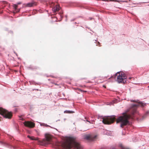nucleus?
<instances>
[{
    "label": "nucleus",
    "mask_w": 149,
    "mask_h": 149,
    "mask_svg": "<svg viewBox=\"0 0 149 149\" xmlns=\"http://www.w3.org/2000/svg\"><path fill=\"white\" fill-rule=\"evenodd\" d=\"M131 116L125 114L123 115L119 116L116 120L117 123H120V127L123 128L126 126L129 123L128 119L130 118Z\"/></svg>",
    "instance_id": "2"
},
{
    "label": "nucleus",
    "mask_w": 149,
    "mask_h": 149,
    "mask_svg": "<svg viewBox=\"0 0 149 149\" xmlns=\"http://www.w3.org/2000/svg\"><path fill=\"white\" fill-rule=\"evenodd\" d=\"M27 137L30 139H31V140H38V138H35L34 137H31L30 136H27Z\"/></svg>",
    "instance_id": "14"
},
{
    "label": "nucleus",
    "mask_w": 149,
    "mask_h": 149,
    "mask_svg": "<svg viewBox=\"0 0 149 149\" xmlns=\"http://www.w3.org/2000/svg\"><path fill=\"white\" fill-rule=\"evenodd\" d=\"M13 7H14V8L15 9V10L16 11V12H19V11L20 10L19 9H17V5H16V4L14 5Z\"/></svg>",
    "instance_id": "12"
},
{
    "label": "nucleus",
    "mask_w": 149,
    "mask_h": 149,
    "mask_svg": "<svg viewBox=\"0 0 149 149\" xmlns=\"http://www.w3.org/2000/svg\"><path fill=\"white\" fill-rule=\"evenodd\" d=\"M46 126V127H47V126H48V125H45Z\"/></svg>",
    "instance_id": "21"
},
{
    "label": "nucleus",
    "mask_w": 149,
    "mask_h": 149,
    "mask_svg": "<svg viewBox=\"0 0 149 149\" xmlns=\"http://www.w3.org/2000/svg\"><path fill=\"white\" fill-rule=\"evenodd\" d=\"M117 77V80L119 83H124L126 81V74L123 72H117L116 75L115 77Z\"/></svg>",
    "instance_id": "3"
},
{
    "label": "nucleus",
    "mask_w": 149,
    "mask_h": 149,
    "mask_svg": "<svg viewBox=\"0 0 149 149\" xmlns=\"http://www.w3.org/2000/svg\"><path fill=\"white\" fill-rule=\"evenodd\" d=\"M86 121L90 123V122L89 121H88L87 120H86Z\"/></svg>",
    "instance_id": "20"
},
{
    "label": "nucleus",
    "mask_w": 149,
    "mask_h": 149,
    "mask_svg": "<svg viewBox=\"0 0 149 149\" xmlns=\"http://www.w3.org/2000/svg\"><path fill=\"white\" fill-rule=\"evenodd\" d=\"M74 112L72 111H64V113H74Z\"/></svg>",
    "instance_id": "15"
},
{
    "label": "nucleus",
    "mask_w": 149,
    "mask_h": 149,
    "mask_svg": "<svg viewBox=\"0 0 149 149\" xmlns=\"http://www.w3.org/2000/svg\"><path fill=\"white\" fill-rule=\"evenodd\" d=\"M24 125L29 128H33L35 126V123L30 121H25L23 123Z\"/></svg>",
    "instance_id": "8"
},
{
    "label": "nucleus",
    "mask_w": 149,
    "mask_h": 149,
    "mask_svg": "<svg viewBox=\"0 0 149 149\" xmlns=\"http://www.w3.org/2000/svg\"><path fill=\"white\" fill-rule=\"evenodd\" d=\"M21 3H22L21 2H18V3H17V4L18 5L20 4H21Z\"/></svg>",
    "instance_id": "17"
},
{
    "label": "nucleus",
    "mask_w": 149,
    "mask_h": 149,
    "mask_svg": "<svg viewBox=\"0 0 149 149\" xmlns=\"http://www.w3.org/2000/svg\"><path fill=\"white\" fill-rule=\"evenodd\" d=\"M54 84L56 85H57L58 86V84H56V83H54Z\"/></svg>",
    "instance_id": "18"
},
{
    "label": "nucleus",
    "mask_w": 149,
    "mask_h": 149,
    "mask_svg": "<svg viewBox=\"0 0 149 149\" xmlns=\"http://www.w3.org/2000/svg\"><path fill=\"white\" fill-rule=\"evenodd\" d=\"M100 42H97V43L96 44V45L100 46Z\"/></svg>",
    "instance_id": "16"
},
{
    "label": "nucleus",
    "mask_w": 149,
    "mask_h": 149,
    "mask_svg": "<svg viewBox=\"0 0 149 149\" xmlns=\"http://www.w3.org/2000/svg\"><path fill=\"white\" fill-rule=\"evenodd\" d=\"M104 86V87L105 88H106V86Z\"/></svg>",
    "instance_id": "22"
},
{
    "label": "nucleus",
    "mask_w": 149,
    "mask_h": 149,
    "mask_svg": "<svg viewBox=\"0 0 149 149\" xmlns=\"http://www.w3.org/2000/svg\"><path fill=\"white\" fill-rule=\"evenodd\" d=\"M0 114L6 118L10 119L12 116V112H9L2 108L0 107Z\"/></svg>",
    "instance_id": "4"
},
{
    "label": "nucleus",
    "mask_w": 149,
    "mask_h": 149,
    "mask_svg": "<svg viewBox=\"0 0 149 149\" xmlns=\"http://www.w3.org/2000/svg\"><path fill=\"white\" fill-rule=\"evenodd\" d=\"M97 136L91 134L85 135L84 138L85 139L88 140V141H93L96 138Z\"/></svg>",
    "instance_id": "7"
},
{
    "label": "nucleus",
    "mask_w": 149,
    "mask_h": 149,
    "mask_svg": "<svg viewBox=\"0 0 149 149\" xmlns=\"http://www.w3.org/2000/svg\"><path fill=\"white\" fill-rule=\"evenodd\" d=\"M60 7L59 5H56L52 9V10L54 13L60 10Z\"/></svg>",
    "instance_id": "11"
},
{
    "label": "nucleus",
    "mask_w": 149,
    "mask_h": 149,
    "mask_svg": "<svg viewBox=\"0 0 149 149\" xmlns=\"http://www.w3.org/2000/svg\"><path fill=\"white\" fill-rule=\"evenodd\" d=\"M62 146L66 149L73 148L74 149H82L79 144L77 142L75 139L73 137H68L62 144Z\"/></svg>",
    "instance_id": "1"
},
{
    "label": "nucleus",
    "mask_w": 149,
    "mask_h": 149,
    "mask_svg": "<svg viewBox=\"0 0 149 149\" xmlns=\"http://www.w3.org/2000/svg\"><path fill=\"white\" fill-rule=\"evenodd\" d=\"M36 3L35 2L29 3L25 4V6L26 7H31L36 6Z\"/></svg>",
    "instance_id": "9"
},
{
    "label": "nucleus",
    "mask_w": 149,
    "mask_h": 149,
    "mask_svg": "<svg viewBox=\"0 0 149 149\" xmlns=\"http://www.w3.org/2000/svg\"><path fill=\"white\" fill-rule=\"evenodd\" d=\"M2 13V11L1 10H0V13Z\"/></svg>",
    "instance_id": "19"
},
{
    "label": "nucleus",
    "mask_w": 149,
    "mask_h": 149,
    "mask_svg": "<svg viewBox=\"0 0 149 149\" xmlns=\"http://www.w3.org/2000/svg\"><path fill=\"white\" fill-rule=\"evenodd\" d=\"M132 101L136 102L137 103L136 104H133L132 105L131 107V114L132 115H134L136 112V108L137 107L139 106H143V104L141 102H138L135 100Z\"/></svg>",
    "instance_id": "6"
},
{
    "label": "nucleus",
    "mask_w": 149,
    "mask_h": 149,
    "mask_svg": "<svg viewBox=\"0 0 149 149\" xmlns=\"http://www.w3.org/2000/svg\"><path fill=\"white\" fill-rule=\"evenodd\" d=\"M45 137L47 143H50L52 139L51 136L49 134H46L45 135Z\"/></svg>",
    "instance_id": "10"
},
{
    "label": "nucleus",
    "mask_w": 149,
    "mask_h": 149,
    "mask_svg": "<svg viewBox=\"0 0 149 149\" xmlns=\"http://www.w3.org/2000/svg\"><path fill=\"white\" fill-rule=\"evenodd\" d=\"M3 4L1 7V8H3L8 4L7 2L6 1H3L2 2Z\"/></svg>",
    "instance_id": "13"
},
{
    "label": "nucleus",
    "mask_w": 149,
    "mask_h": 149,
    "mask_svg": "<svg viewBox=\"0 0 149 149\" xmlns=\"http://www.w3.org/2000/svg\"><path fill=\"white\" fill-rule=\"evenodd\" d=\"M115 120V118L113 116H108L103 118L102 122L105 124L109 125L113 123Z\"/></svg>",
    "instance_id": "5"
}]
</instances>
